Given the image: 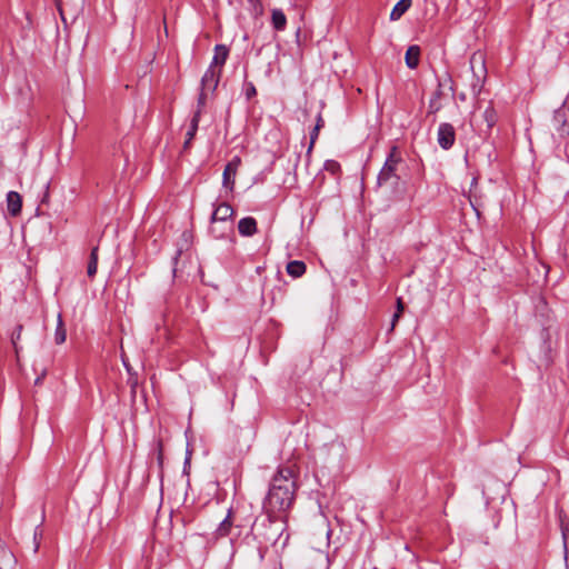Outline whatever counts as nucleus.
<instances>
[{"instance_id":"f257e3e1","label":"nucleus","mask_w":569,"mask_h":569,"mask_svg":"<svg viewBox=\"0 0 569 569\" xmlns=\"http://www.w3.org/2000/svg\"><path fill=\"white\" fill-rule=\"evenodd\" d=\"M296 481L289 467L279 468L273 476L267 497L263 501L266 513L288 510L295 500Z\"/></svg>"},{"instance_id":"f03ea898","label":"nucleus","mask_w":569,"mask_h":569,"mask_svg":"<svg viewBox=\"0 0 569 569\" xmlns=\"http://www.w3.org/2000/svg\"><path fill=\"white\" fill-rule=\"evenodd\" d=\"M252 531L260 542L276 545L284 531V523L277 520L272 513H267L262 520H256Z\"/></svg>"},{"instance_id":"7ed1b4c3","label":"nucleus","mask_w":569,"mask_h":569,"mask_svg":"<svg viewBox=\"0 0 569 569\" xmlns=\"http://www.w3.org/2000/svg\"><path fill=\"white\" fill-rule=\"evenodd\" d=\"M470 69L472 71L471 93L478 97L481 93L487 79L486 57L481 51H476L470 57Z\"/></svg>"},{"instance_id":"20e7f679","label":"nucleus","mask_w":569,"mask_h":569,"mask_svg":"<svg viewBox=\"0 0 569 569\" xmlns=\"http://www.w3.org/2000/svg\"><path fill=\"white\" fill-rule=\"evenodd\" d=\"M401 162V156L396 146H393L385 161L383 167L381 168L378 174V184L382 186L388 183L390 180H398L397 168Z\"/></svg>"},{"instance_id":"39448f33","label":"nucleus","mask_w":569,"mask_h":569,"mask_svg":"<svg viewBox=\"0 0 569 569\" xmlns=\"http://www.w3.org/2000/svg\"><path fill=\"white\" fill-rule=\"evenodd\" d=\"M437 141L443 150H449L456 141V130L453 126L448 122L440 123L437 132Z\"/></svg>"},{"instance_id":"423d86ee","label":"nucleus","mask_w":569,"mask_h":569,"mask_svg":"<svg viewBox=\"0 0 569 569\" xmlns=\"http://www.w3.org/2000/svg\"><path fill=\"white\" fill-rule=\"evenodd\" d=\"M552 126L560 137L569 134V110L559 108L552 117Z\"/></svg>"},{"instance_id":"0eeeda50","label":"nucleus","mask_w":569,"mask_h":569,"mask_svg":"<svg viewBox=\"0 0 569 569\" xmlns=\"http://www.w3.org/2000/svg\"><path fill=\"white\" fill-rule=\"evenodd\" d=\"M232 216L233 209L231 208V206L228 204L227 202H221L216 207V209L211 213L210 222L211 224L220 222L224 226H228L229 223H231L229 220L232 218Z\"/></svg>"},{"instance_id":"6e6552de","label":"nucleus","mask_w":569,"mask_h":569,"mask_svg":"<svg viewBox=\"0 0 569 569\" xmlns=\"http://www.w3.org/2000/svg\"><path fill=\"white\" fill-rule=\"evenodd\" d=\"M222 70L210 67L201 78V88L213 93L219 84Z\"/></svg>"},{"instance_id":"1a4fd4ad","label":"nucleus","mask_w":569,"mask_h":569,"mask_svg":"<svg viewBox=\"0 0 569 569\" xmlns=\"http://www.w3.org/2000/svg\"><path fill=\"white\" fill-rule=\"evenodd\" d=\"M240 158L234 157L231 161L227 163L222 173V184L230 190L233 189L234 186V177L237 174L238 167L240 164Z\"/></svg>"},{"instance_id":"9d476101","label":"nucleus","mask_w":569,"mask_h":569,"mask_svg":"<svg viewBox=\"0 0 569 569\" xmlns=\"http://www.w3.org/2000/svg\"><path fill=\"white\" fill-rule=\"evenodd\" d=\"M7 209L10 216L17 217L21 212L22 198L17 191H9L7 193Z\"/></svg>"},{"instance_id":"9b49d317","label":"nucleus","mask_w":569,"mask_h":569,"mask_svg":"<svg viewBox=\"0 0 569 569\" xmlns=\"http://www.w3.org/2000/svg\"><path fill=\"white\" fill-rule=\"evenodd\" d=\"M228 57H229V48L224 44H216L214 46V54L212 57L210 67L222 70Z\"/></svg>"},{"instance_id":"f8f14e48","label":"nucleus","mask_w":569,"mask_h":569,"mask_svg":"<svg viewBox=\"0 0 569 569\" xmlns=\"http://www.w3.org/2000/svg\"><path fill=\"white\" fill-rule=\"evenodd\" d=\"M17 559L13 552L3 543H0V569H14Z\"/></svg>"},{"instance_id":"ddd939ff","label":"nucleus","mask_w":569,"mask_h":569,"mask_svg":"<svg viewBox=\"0 0 569 569\" xmlns=\"http://www.w3.org/2000/svg\"><path fill=\"white\" fill-rule=\"evenodd\" d=\"M238 231L243 237H251L257 232V221L252 217H244L238 222Z\"/></svg>"},{"instance_id":"4468645a","label":"nucleus","mask_w":569,"mask_h":569,"mask_svg":"<svg viewBox=\"0 0 569 569\" xmlns=\"http://www.w3.org/2000/svg\"><path fill=\"white\" fill-rule=\"evenodd\" d=\"M469 201L476 213L479 216V208L482 207L481 194L478 190V179L473 178L469 190Z\"/></svg>"},{"instance_id":"2eb2a0df","label":"nucleus","mask_w":569,"mask_h":569,"mask_svg":"<svg viewBox=\"0 0 569 569\" xmlns=\"http://www.w3.org/2000/svg\"><path fill=\"white\" fill-rule=\"evenodd\" d=\"M420 47L419 46H410L405 56L406 64L409 69H416L420 61Z\"/></svg>"},{"instance_id":"dca6fc26","label":"nucleus","mask_w":569,"mask_h":569,"mask_svg":"<svg viewBox=\"0 0 569 569\" xmlns=\"http://www.w3.org/2000/svg\"><path fill=\"white\" fill-rule=\"evenodd\" d=\"M412 6V0H399L390 12V20L398 21Z\"/></svg>"},{"instance_id":"f3484780","label":"nucleus","mask_w":569,"mask_h":569,"mask_svg":"<svg viewBox=\"0 0 569 569\" xmlns=\"http://www.w3.org/2000/svg\"><path fill=\"white\" fill-rule=\"evenodd\" d=\"M271 23L277 31H283L286 29L287 18L281 9H273L271 11Z\"/></svg>"},{"instance_id":"a211bd4d","label":"nucleus","mask_w":569,"mask_h":569,"mask_svg":"<svg viewBox=\"0 0 569 569\" xmlns=\"http://www.w3.org/2000/svg\"><path fill=\"white\" fill-rule=\"evenodd\" d=\"M231 513L232 511L229 510L226 518L219 523L218 528L216 529L214 535L217 538H223L230 533L233 525Z\"/></svg>"},{"instance_id":"6ab92c4d","label":"nucleus","mask_w":569,"mask_h":569,"mask_svg":"<svg viewBox=\"0 0 569 569\" xmlns=\"http://www.w3.org/2000/svg\"><path fill=\"white\" fill-rule=\"evenodd\" d=\"M199 121H200L199 120V112H194L193 117L191 119V122H190L189 130L186 133V140H184V143H183V149L184 150H187L190 147V143H191L192 139L194 138L196 132L198 130Z\"/></svg>"},{"instance_id":"aec40b11","label":"nucleus","mask_w":569,"mask_h":569,"mask_svg":"<svg viewBox=\"0 0 569 569\" xmlns=\"http://www.w3.org/2000/svg\"><path fill=\"white\" fill-rule=\"evenodd\" d=\"M306 263L300 260H292L287 264V272L293 278H299L306 272Z\"/></svg>"},{"instance_id":"412c9836","label":"nucleus","mask_w":569,"mask_h":569,"mask_svg":"<svg viewBox=\"0 0 569 569\" xmlns=\"http://www.w3.org/2000/svg\"><path fill=\"white\" fill-rule=\"evenodd\" d=\"M98 247H93L90 252L88 267H87V274L89 278H93L98 270Z\"/></svg>"},{"instance_id":"4be33fe9","label":"nucleus","mask_w":569,"mask_h":569,"mask_svg":"<svg viewBox=\"0 0 569 569\" xmlns=\"http://www.w3.org/2000/svg\"><path fill=\"white\" fill-rule=\"evenodd\" d=\"M66 339H67V330L64 328L62 317L59 313L58 320H57V327H56V331H54V342L57 345H62L66 341Z\"/></svg>"},{"instance_id":"5701e85b","label":"nucleus","mask_w":569,"mask_h":569,"mask_svg":"<svg viewBox=\"0 0 569 569\" xmlns=\"http://www.w3.org/2000/svg\"><path fill=\"white\" fill-rule=\"evenodd\" d=\"M482 117H483V120L486 121L487 123V128L490 130L492 129V127L497 123L498 121V114H497V111L495 110V108L489 104L483 113H482Z\"/></svg>"},{"instance_id":"b1692460","label":"nucleus","mask_w":569,"mask_h":569,"mask_svg":"<svg viewBox=\"0 0 569 569\" xmlns=\"http://www.w3.org/2000/svg\"><path fill=\"white\" fill-rule=\"evenodd\" d=\"M232 231V224L229 223L228 226L222 224L221 227H217L214 224H211L209 228L210 234L214 239H223L228 232Z\"/></svg>"},{"instance_id":"393cba45","label":"nucleus","mask_w":569,"mask_h":569,"mask_svg":"<svg viewBox=\"0 0 569 569\" xmlns=\"http://www.w3.org/2000/svg\"><path fill=\"white\" fill-rule=\"evenodd\" d=\"M323 127V119L321 117V114H318V118H317V122H316V126L313 128V130L311 131L310 133V144L308 147V153L311 152L313 146H315V142L317 141L318 139V136H319V131L320 129Z\"/></svg>"},{"instance_id":"a878e982","label":"nucleus","mask_w":569,"mask_h":569,"mask_svg":"<svg viewBox=\"0 0 569 569\" xmlns=\"http://www.w3.org/2000/svg\"><path fill=\"white\" fill-rule=\"evenodd\" d=\"M208 92H209L208 90H203L201 88V91H200L198 100H197V110L194 111V112H199V117L201 116L202 109L206 106Z\"/></svg>"},{"instance_id":"bb28decb","label":"nucleus","mask_w":569,"mask_h":569,"mask_svg":"<svg viewBox=\"0 0 569 569\" xmlns=\"http://www.w3.org/2000/svg\"><path fill=\"white\" fill-rule=\"evenodd\" d=\"M22 329H23L22 325H18L11 335V342L16 349V352H18V341L21 338Z\"/></svg>"},{"instance_id":"cd10ccee","label":"nucleus","mask_w":569,"mask_h":569,"mask_svg":"<svg viewBox=\"0 0 569 569\" xmlns=\"http://www.w3.org/2000/svg\"><path fill=\"white\" fill-rule=\"evenodd\" d=\"M323 168L332 174H336L340 171V164L336 160H327Z\"/></svg>"},{"instance_id":"c85d7f7f","label":"nucleus","mask_w":569,"mask_h":569,"mask_svg":"<svg viewBox=\"0 0 569 569\" xmlns=\"http://www.w3.org/2000/svg\"><path fill=\"white\" fill-rule=\"evenodd\" d=\"M157 450V462L160 469L163 467V451H162V441L158 440L156 443Z\"/></svg>"},{"instance_id":"c756f323","label":"nucleus","mask_w":569,"mask_h":569,"mask_svg":"<svg viewBox=\"0 0 569 569\" xmlns=\"http://www.w3.org/2000/svg\"><path fill=\"white\" fill-rule=\"evenodd\" d=\"M41 539H42V529L38 526V527H36L34 532H33L34 552L38 551Z\"/></svg>"},{"instance_id":"7c9ffc66","label":"nucleus","mask_w":569,"mask_h":569,"mask_svg":"<svg viewBox=\"0 0 569 569\" xmlns=\"http://www.w3.org/2000/svg\"><path fill=\"white\" fill-rule=\"evenodd\" d=\"M256 94H257V90H256V87L253 86V83H251V82L248 83L247 89H246V98L248 100H250Z\"/></svg>"},{"instance_id":"2f4dec72","label":"nucleus","mask_w":569,"mask_h":569,"mask_svg":"<svg viewBox=\"0 0 569 569\" xmlns=\"http://www.w3.org/2000/svg\"><path fill=\"white\" fill-rule=\"evenodd\" d=\"M429 109H430V112L435 113L440 110V106L437 103V101L435 99H430Z\"/></svg>"},{"instance_id":"473e14b6","label":"nucleus","mask_w":569,"mask_h":569,"mask_svg":"<svg viewBox=\"0 0 569 569\" xmlns=\"http://www.w3.org/2000/svg\"><path fill=\"white\" fill-rule=\"evenodd\" d=\"M402 313L400 312H395L393 316H392V320H391V330L395 328L396 323L398 322V320L400 319Z\"/></svg>"},{"instance_id":"72a5a7b5","label":"nucleus","mask_w":569,"mask_h":569,"mask_svg":"<svg viewBox=\"0 0 569 569\" xmlns=\"http://www.w3.org/2000/svg\"><path fill=\"white\" fill-rule=\"evenodd\" d=\"M403 308H405V307H403L402 299H401V298H398V299H397V312L402 313Z\"/></svg>"},{"instance_id":"f704fd0d","label":"nucleus","mask_w":569,"mask_h":569,"mask_svg":"<svg viewBox=\"0 0 569 569\" xmlns=\"http://www.w3.org/2000/svg\"><path fill=\"white\" fill-rule=\"evenodd\" d=\"M441 93H442V92H441V90H440V89H438V90L433 93V96H432V98H431V99H435L436 101H438V100L440 99V97H441Z\"/></svg>"},{"instance_id":"c9c22d12","label":"nucleus","mask_w":569,"mask_h":569,"mask_svg":"<svg viewBox=\"0 0 569 569\" xmlns=\"http://www.w3.org/2000/svg\"><path fill=\"white\" fill-rule=\"evenodd\" d=\"M57 7H58L59 13H60V16H61V19L64 21L63 10H62V8H61L60 2H58V3H57Z\"/></svg>"},{"instance_id":"e433bc0d","label":"nucleus","mask_w":569,"mask_h":569,"mask_svg":"<svg viewBox=\"0 0 569 569\" xmlns=\"http://www.w3.org/2000/svg\"><path fill=\"white\" fill-rule=\"evenodd\" d=\"M258 551H259V559L262 560L263 559V549L261 547H259Z\"/></svg>"},{"instance_id":"4c0bfd02","label":"nucleus","mask_w":569,"mask_h":569,"mask_svg":"<svg viewBox=\"0 0 569 569\" xmlns=\"http://www.w3.org/2000/svg\"><path fill=\"white\" fill-rule=\"evenodd\" d=\"M41 380H42V378H41V377H38V378L36 379V381H34V383H36V385H40V383H41Z\"/></svg>"},{"instance_id":"58836bf2","label":"nucleus","mask_w":569,"mask_h":569,"mask_svg":"<svg viewBox=\"0 0 569 569\" xmlns=\"http://www.w3.org/2000/svg\"><path fill=\"white\" fill-rule=\"evenodd\" d=\"M250 1L252 2L253 0H250Z\"/></svg>"},{"instance_id":"ea45409f","label":"nucleus","mask_w":569,"mask_h":569,"mask_svg":"<svg viewBox=\"0 0 569 569\" xmlns=\"http://www.w3.org/2000/svg\"><path fill=\"white\" fill-rule=\"evenodd\" d=\"M373 569H378V568H373Z\"/></svg>"}]
</instances>
